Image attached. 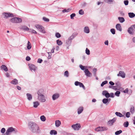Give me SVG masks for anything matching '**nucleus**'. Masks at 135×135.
<instances>
[{
  "label": "nucleus",
  "instance_id": "nucleus-38",
  "mask_svg": "<svg viewBox=\"0 0 135 135\" xmlns=\"http://www.w3.org/2000/svg\"><path fill=\"white\" fill-rule=\"evenodd\" d=\"M71 10V8H68L67 9H65L62 10V12L63 13H65V12H68L70 11Z\"/></svg>",
  "mask_w": 135,
  "mask_h": 135
},
{
  "label": "nucleus",
  "instance_id": "nucleus-43",
  "mask_svg": "<svg viewBox=\"0 0 135 135\" xmlns=\"http://www.w3.org/2000/svg\"><path fill=\"white\" fill-rule=\"evenodd\" d=\"M120 94V92L119 91H117L115 93V95L117 97H119Z\"/></svg>",
  "mask_w": 135,
  "mask_h": 135
},
{
  "label": "nucleus",
  "instance_id": "nucleus-25",
  "mask_svg": "<svg viewBox=\"0 0 135 135\" xmlns=\"http://www.w3.org/2000/svg\"><path fill=\"white\" fill-rule=\"evenodd\" d=\"M75 36L73 35H72L68 38V40L69 42L70 43L71 42V40L74 38Z\"/></svg>",
  "mask_w": 135,
  "mask_h": 135
},
{
  "label": "nucleus",
  "instance_id": "nucleus-47",
  "mask_svg": "<svg viewBox=\"0 0 135 135\" xmlns=\"http://www.w3.org/2000/svg\"><path fill=\"white\" fill-rule=\"evenodd\" d=\"M129 124V123L127 121L124 123V126L126 127H128Z\"/></svg>",
  "mask_w": 135,
  "mask_h": 135
},
{
  "label": "nucleus",
  "instance_id": "nucleus-7",
  "mask_svg": "<svg viewBox=\"0 0 135 135\" xmlns=\"http://www.w3.org/2000/svg\"><path fill=\"white\" fill-rule=\"evenodd\" d=\"M75 130H78L81 127L80 124L77 123L71 126Z\"/></svg>",
  "mask_w": 135,
  "mask_h": 135
},
{
  "label": "nucleus",
  "instance_id": "nucleus-36",
  "mask_svg": "<svg viewBox=\"0 0 135 135\" xmlns=\"http://www.w3.org/2000/svg\"><path fill=\"white\" fill-rule=\"evenodd\" d=\"M29 32L32 33H36L37 32L35 30L32 29H29L28 30Z\"/></svg>",
  "mask_w": 135,
  "mask_h": 135
},
{
  "label": "nucleus",
  "instance_id": "nucleus-27",
  "mask_svg": "<svg viewBox=\"0 0 135 135\" xmlns=\"http://www.w3.org/2000/svg\"><path fill=\"white\" fill-rule=\"evenodd\" d=\"M115 114L117 116L119 117H124V115L120 112H116L115 113Z\"/></svg>",
  "mask_w": 135,
  "mask_h": 135
},
{
  "label": "nucleus",
  "instance_id": "nucleus-37",
  "mask_svg": "<svg viewBox=\"0 0 135 135\" xmlns=\"http://www.w3.org/2000/svg\"><path fill=\"white\" fill-rule=\"evenodd\" d=\"M78 85L80 87H82L84 90H85V87L82 83L80 82L79 84Z\"/></svg>",
  "mask_w": 135,
  "mask_h": 135
},
{
  "label": "nucleus",
  "instance_id": "nucleus-39",
  "mask_svg": "<svg viewBox=\"0 0 135 135\" xmlns=\"http://www.w3.org/2000/svg\"><path fill=\"white\" fill-rule=\"evenodd\" d=\"M122 132V131L121 130L117 131L115 132V135H118L120 134Z\"/></svg>",
  "mask_w": 135,
  "mask_h": 135
},
{
  "label": "nucleus",
  "instance_id": "nucleus-23",
  "mask_svg": "<svg viewBox=\"0 0 135 135\" xmlns=\"http://www.w3.org/2000/svg\"><path fill=\"white\" fill-rule=\"evenodd\" d=\"M61 124V122L59 120H56L55 122V126L57 127H59Z\"/></svg>",
  "mask_w": 135,
  "mask_h": 135
},
{
  "label": "nucleus",
  "instance_id": "nucleus-59",
  "mask_svg": "<svg viewBox=\"0 0 135 135\" xmlns=\"http://www.w3.org/2000/svg\"><path fill=\"white\" fill-rule=\"evenodd\" d=\"M31 59V58L29 56H27L26 57V60L27 61H29Z\"/></svg>",
  "mask_w": 135,
  "mask_h": 135
},
{
  "label": "nucleus",
  "instance_id": "nucleus-49",
  "mask_svg": "<svg viewBox=\"0 0 135 135\" xmlns=\"http://www.w3.org/2000/svg\"><path fill=\"white\" fill-rule=\"evenodd\" d=\"M79 13L80 15H83L84 13V12L82 9H80L79 11Z\"/></svg>",
  "mask_w": 135,
  "mask_h": 135
},
{
  "label": "nucleus",
  "instance_id": "nucleus-33",
  "mask_svg": "<svg viewBox=\"0 0 135 135\" xmlns=\"http://www.w3.org/2000/svg\"><path fill=\"white\" fill-rule=\"evenodd\" d=\"M57 132L55 130H51L50 132V134L51 135H52L54 134V135H56L57 134Z\"/></svg>",
  "mask_w": 135,
  "mask_h": 135
},
{
  "label": "nucleus",
  "instance_id": "nucleus-2",
  "mask_svg": "<svg viewBox=\"0 0 135 135\" xmlns=\"http://www.w3.org/2000/svg\"><path fill=\"white\" fill-rule=\"evenodd\" d=\"M28 126L30 130L33 133L37 132L39 130L38 126L35 122H30L28 123Z\"/></svg>",
  "mask_w": 135,
  "mask_h": 135
},
{
  "label": "nucleus",
  "instance_id": "nucleus-55",
  "mask_svg": "<svg viewBox=\"0 0 135 135\" xmlns=\"http://www.w3.org/2000/svg\"><path fill=\"white\" fill-rule=\"evenodd\" d=\"M79 83L80 82L78 81H76L74 83L75 85L76 86H78L79 84Z\"/></svg>",
  "mask_w": 135,
  "mask_h": 135
},
{
  "label": "nucleus",
  "instance_id": "nucleus-26",
  "mask_svg": "<svg viewBox=\"0 0 135 135\" xmlns=\"http://www.w3.org/2000/svg\"><path fill=\"white\" fill-rule=\"evenodd\" d=\"M1 69H3L5 71H8V69L7 67L4 65H3L1 66Z\"/></svg>",
  "mask_w": 135,
  "mask_h": 135
},
{
  "label": "nucleus",
  "instance_id": "nucleus-31",
  "mask_svg": "<svg viewBox=\"0 0 135 135\" xmlns=\"http://www.w3.org/2000/svg\"><path fill=\"white\" fill-rule=\"evenodd\" d=\"M118 19L119 21L120 22L122 23H123L125 21L123 17H118Z\"/></svg>",
  "mask_w": 135,
  "mask_h": 135
},
{
  "label": "nucleus",
  "instance_id": "nucleus-57",
  "mask_svg": "<svg viewBox=\"0 0 135 135\" xmlns=\"http://www.w3.org/2000/svg\"><path fill=\"white\" fill-rule=\"evenodd\" d=\"M128 88H127L125 90H124L123 91V92L124 93H128Z\"/></svg>",
  "mask_w": 135,
  "mask_h": 135
},
{
  "label": "nucleus",
  "instance_id": "nucleus-30",
  "mask_svg": "<svg viewBox=\"0 0 135 135\" xmlns=\"http://www.w3.org/2000/svg\"><path fill=\"white\" fill-rule=\"evenodd\" d=\"M64 76L68 78L69 76V74L68 71H66L64 73Z\"/></svg>",
  "mask_w": 135,
  "mask_h": 135
},
{
  "label": "nucleus",
  "instance_id": "nucleus-41",
  "mask_svg": "<svg viewBox=\"0 0 135 135\" xmlns=\"http://www.w3.org/2000/svg\"><path fill=\"white\" fill-rule=\"evenodd\" d=\"M108 82L107 81L105 80L101 84V86L102 87L104 86V85L107 83Z\"/></svg>",
  "mask_w": 135,
  "mask_h": 135
},
{
  "label": "nucleus",
  "instance_id": "nucleus-21",
  "mask_svg": "<svg viewBox=\"0 0 135 135\" xmlns=\"http://www.w3.org/2000/svg\"><path fill=\"white\" fill-rule=\"evenodd\" d=\"M28 100L29 101L31 100L32 99V96L31 94L29 93H27L26 94Z\"/></svg>",
  "mask_w": 135,
  "mask_h": 135
},
{
  "label": "nucleus",
  "instance_id": "nucleus-19",
  "mask_svg": "<svg viewBox=\"0 0 135 135\" xmlns=\"http://www.w3.org/2000/svg\"><path fill=\"white\" fill-rule=\"evenodd\" d=\"M40 105V103L38 101H35L33 102V107L35 108H37Z\"/></svg>",
  "mask_w": 135,
  "mask_h": 135
},
{
  "label": "nucleus",
  "instance_id": "nucleus-46",
  "mask_svg": "<svg viewBox=\"0 0 135 135\" xmlns=\"http://www.w3.org/2000/svg\"><path fill=\"white\" fill-rule=\"evenodd\" d=\"M102 131H107L108 130V128L106 127H102Z\"/></svg>",
  "mask_w": 135,
  "mask_h": 135
},
{
  "label": "nucleus",
  "instance_id": "nucleus-40",
  "mask_svg": "<svg viewBox=\"0 0 135 135\" xmlns=\"http://www.w3.org/2000/svg\"><path fill=\"white\" fill-rule=\"evenodd\" d=\"M55 36L57 38H60L61 37L60 34L58 32H56L55 34Z\"/></svg>",
  "mask_w": 135,
  "mask_h": 135
},
{
  "label": "nucleus",
  "instance_id": "nucleus-58",
  "mask_svg": "<svg viewBox=\"0 0 135 135\" xmlns=\"http://www.w3.org/2000/svg\"><path fill=\"white\" fill-rule=\"evenodd\" d=\"M110 97L113 98L114 97V94L113 93H111L110 94Z\"/></svg>",
  "mask_w": 135,
  "mask_h": 135
},
{
  "label": "nucleus",
  "instance_id": "nucleus-29",
  "mask_svg": "<svg viewBox=\"0 0 135 135\" xmlns=\"http://www.w3.org/2000/svg\"><path fill=\"white\" fill-rule=\"evenodd\" d=\"M102 127H99L96 128L95 131L97 132L102 131Z\"/></svg>",
  "mask_w": 135,
  "mask_h": 135
},
{
  "label": "nucleus",
  "instance_id": "nucleus-13",
  "mask_svg": "<svg viewBox=\"0 0 135 135\" xmlns=\"http://www.w3.org/2000/svg\"><path fill=\"white\" fill-rule=\"evenodd\" d=\"M102 94L103 95L105 96L106 98H108L110 97V94L107 91H103L102 92Z\"/></svg>",
  "mask_w": 135,
  "mask_h": 135
},
{
  "label": "nucleus",
  "instance_id": "nucleus-10",
  "mask_svg": "<svg viewBox=\"0 0 135 135\" xmlns=\"http://www.w3.org/2000/svg\"><path fill=\"white\" fill-rule=\"evenodd\" d=\"M135 31L132 26L128 28V32L130 34H133L134 33V31Z\"/></svg>",
  "mask_w": 135,
  "mask_h": 135
},
{
  "label": "nucleus",
  "instance_id": "nucleus-1",
  "mask_svg": "<svg viewBox=\"0 0 135 135\" xmlns=\"http://www.w3.org/2000/svg\"><path fill=\"white\" fill-rule=\"evenodd\" d=\"M37 99L41 102H45L47 100V97L45 95V92L42 89H39L37 91Z\"/></svg>",
  "mask_w": 135,
  "mask_h": 135
},
{
  "label": "nucleus",
  "instance_id": "nucleus-44",
  "mask_svg": "<svg viewBox=\"0 0 135 135\" xmlns=\"http://www.w3.org/2000/svg\"><path fill=\"white\" fill-rule=\"evenodd\" d=\"M42 19L45 22H48L49 21V20L48 18L45 17H43Z\"/></svg>",
  "mask_w": 135,
  "mask_h": 135
},
{
  "label": "nucleus",
  "instance_id": "nucleus-34",
  "mask_svg": "<svg viewBox=\"0 0 135 135\" xmlns=\"http://www.w3.org/2000/svg\"><path fill=\"white\" fill-rule=\"evenodd\" d=\"M40 119L41 120L43 121L44 122L46 120V118L45 117L44 115H42L40 117Z\"/></svg>",
  "mask_w": 135,
  "mask_h": 135
},
{
  "label": "nucleus",
  "instance_id": "nucleus-61",
  "mask_svg": "<svg viewBox=\"0 0 135 135\" xmlns=\"http://www.w3.org/2000/svg\"><path fill=\"white\" fill-rule=\"evenodd\" d=\"M104 44L105 45H108V40H106L104 42Z\"/></svg>",
  "mask_w": 135,
  "mask_h": 135
},
{
  "label": "nucleus",
  "instance_id": "nucleus-50",
  "mask_svg": "<svg viewBox=\"0 0 135 135\" xmlns=\"http://www.w3.org/2000/svg\"><path fill=\"white\" fill-rule=\"evenodd\" d=\"M6 131L5 129L4 128H2L1 130V132L2 133H4Z\"/></svg>",
  "mask_w": 135,
  "mask_h": 135
},
{
  "label": "nucleus",
  "instance_id": "nucleus-4",
  "mask_svg": "<svg viewBox=\"0 0 135 135\" xmlns=\"http://www.w3.org/2000/svg\"><path fill=\"white\" fill-rule=\"evenodd\" d=\"M35 27L41 32L44 33H46V32L44 30V27L41 25H39L36 24L35 25Z\"/></svg>",
  "mask_w": 135,
  "mask_h": 135
},
{
  "label": "nucleus",
  "instance_id": "nucleus-32",
  "mask_svg": "<svg viewBox=\"0 0 135 135\" xmlns=\"http://www.w3.org/2000/svg\"><path fill=\"white\" fill-rule=\"evenodd\" d=\"M56 43L59 46L61 45L62 44V42L61 40H56Z\"/></svg>",
  "mask_w": 135,
  "mask_h": 135
},
{
  "label": "nucleus",
  "instance_id": "nucleus-18",
  "mask_svg": "<svg viewBox=\"0 0 135 135\" xmlns=\"http://www.w3.org/2000/svg\"><path fill=\"white\" fill-rule=\"evenodd\" d=\"M116 29L120 31H121L122 28L120 25L119 23L117 24L115 26Z\"/></svg>",
  "mask_w": 135,
  "mask_h": 135
},
{
  "label": "nucleus",
  "instance_id": "nucleus-28",
  "mask_svg": "<svg viewBox=\"0 0 135 135\" xmlns=\"http://www.w3.org/2000/svg\"><path fill=\"white\" fill-rule=\"evenodd\" d=\"M128 14L129 17L131 18H133L135 16V14L133 13H129Z\"/></svg>",
  "mask_w": 135,
  "mask_h": 135
},
{
  "label": "nucleus",
  "instance_id": "nucleus-62",
  "mask_svg": "<svg viewBox=\"0 0 135 135\" xmlns=\"http://www.w3.org/2000/svg\"><path fill=\"white\" fill-rule=\"evenodd\" d=\"M109 84L111 85H114V83L112 81H110L109 82Z\"/></svg>",
  "mask_w": 135,
  "mask_h": 135
},
{
  "label": "nucleus",
  "instance_id": "nucleus-24",
  "mask_svg": "<svg viewBox=\"0 0 135 135\" xmlns=\"http://www.w3.org/2000/svg\"><path fill=\"white\" fill-rule=\"evenodd\" d=\"M31 47L32 45L30 41H28L27 46V49L28 50H30L31 49Z\"/></svg>",
  "mask_w": 135,
  "mask_h": 135
},
{
  "label": "nucleus",
  "instance_id": "nucleus-51",
  "mask_svg": "<svg viewBox=\"0 0 135 135\" xmlns=\"http://www.w3.org/2000/svg\"><path fill=\"white\" fill-rule=\"evenodd\" d=\"M128 0H125L124 1V3L126 6L128 4Z\"/></svg>",
  "mask_w": 135,
  "mask_h": 135
},
{
  "label": "nucleus",
  "instance_id": "nucleus-14",
  "mask_svg": "<svg viewBox=\"0 0 135 135\" xmlns=\"http://www.w3.org/2000/svg\"><path fill=\"white\" fill-rule=\"evenodd\" d=\"M111 99L110 98H104L102 100V102L104 104H108L110 101Z\"/></svg>",
  "mask_w": 135,
  "mask_h": 135
},
{
  "label": "nucleus",
  "instance_id": "nucleus-22",
  "mask_svg": "<svg viewBox=\"0 0 135 135\" xmlns=\"http://www.w3.org/2000/svg\"><path fill=\"white\" fill-rule=\"evenodd\" d=\"M11 83L13 84L16 85L18 83V81L16 79H15L11 81Z\"/></svg>",
  "mask_w": 135,
  "mask_h": 135
},
{
  "label": "nucleus",
  "instance_id": "nucleus-64",
  "mask_svg": "<svg viewBox=\"0 0 135 135\" xmlns=\"http://www.w3.org/2000/svg\"><path fill=\"white\" fill-rule=\"evenodd\" d=\"M59 49V46H56V50L57 51H58Z\"/></svg>",
  "mask_w": 135,
  "mask_h": 135
},
{
  "label": "nucleus",
  "instance_id": "nucleus-9",
  "mask_svg": "<svg viewBox=\"0 0 135 135\" xmlns=\"http://www.w3.org/2000/svg\"><path fill=\"white\" fill-rule=\"evenodd\" d=\"M117 119L116 118H114L112 119L109 120L108 121V124L110 126H112L113 123H115Z\"/></svg>",
  "mask_w": 135,
  "mask_h": 135
},
{
  "label": "nucleus",
  "instance_id": "nucleus-17",
  "mask_svg": "<svg viewBox=\"0 0 135 135\" xmlns=\"http://www.w3.org/2000/svg\"><path fill=\"white\" fill-rule=\"evenodd\" d=\"M20 29L23 31H28L29 28L25 26H22L20 27Z\"/></svg>",
  "mask_w": 135,
  "mask_h": 135
},
{
  "label": "nucleus",
  "instance_id": "nucleus-54",
  "mask_svg": "<svg viewBox=\"0 0 135 135\" xmlns=\"http://www.w3.org/2000/svg\"><path fill=\"white\" fill-rule=\"evenodd\" d=\"M107 2L109 3H112L114 1V0H107Z\"/></svg>",
  "mask_w": 135,
  "mask_h": 135
},
{
  "label": "nucleus",
  "instance_id": "nucleus-52",
  "mask_svg": "<svg viewBox=\"0 0 135 135\" xmlns=\"http://www.w3.org/2000/svg\"><path fill=\"white\" fill-rule=\"evenodd\" d=\"M130 114L129 112H127L126 113V116L127 118L129 117Z\"/></svg>",
  "mask_w": 135,
  "mask_h": 135
},
{
  "label": "nucleus",
  "instance_id": "nucleus-16",
  "mask_svg": "<svg viewBox=\"0 0 135 135\" xmlns=\"http://www.w3.org/2000/svg\"><path fill=\"white\" fill-rule=\"evenodd\" d=\"M118 76H120L122 78H124L125 76V74L124 72L120 71L119 73L117 75Z\"/></svg>",
  "mask_w": 135,
  "mask_h": 135
},
{
  "label": "nucleus",
  "instance_id": "nucleus-60",
  "mask_svg": "<svg viewBox=\"0 0 135 135\" xmlns=\"http://www.w3.org/2000/svg\"><path fill=\"white\" fill-rule=\"evenodd\" d=\"M97 71V69H96L94 68L93 69V71L94 72V73L95 75L96 74V73Z\"/></svg>",
  "mask_w": 135,
  "mask_h": 135
},
{
  "label": "nucleus",
  "instance_id": "nucleus-63",
  "mask_svg": "<svg viewBox=\"0 0 135 135\" xmlns=\"http://www.w3.org/2000/svg\"><path fill=\"white\" fill-rule=\"evenodd\" d=\"M17 88L18 90H21V88L18 86H17Z\"/></svg>",
  "mask_w": 135,
  "mask_h": 135
},
{
  "label": "nucleus",
  "instance_id": "nucleus-3",
  "mask_svg": "<svg viewBox=\"0 0 135 135\" xmlns=\"http://www.w3.org/2000/svg\"><path fill=\"white\" fill-rule=\"evenodd\" d=\"M18 131L16 129L12 127L9 128L6 132L7 134L8 135L12 133H16Z\"/></svg>",
  "mask_w": 135,
  "mask_h": 135
},
{
  "label": "nucleus",
  "instance_id": "nucleus-35",
  "mask_svg": "<svg viewBox=\"0 0 135 135\" xmlns=\"http://www.w3.org/2000/svg\"><path fill=\"white\" fill-rule=\"evenodd\" d=\"M79 67L83 70H84L85 68H87L86 66H83L81 65H79Z\"/></svg>",
  "mask_w": 135,
  "mask_h": 135
},
{
  "label": "nucleus",
  "instance_id": "nucleus-20",
  "mask_svg": "<svg viewBox=\"0 0 135 135\" xmlns=\"http://www.w3.org/2000/svg\"><path fill=\"white\" fill-rule=\"evenodd\" d=\"M83 110V108L82 107H80L78 109V114L81 113Z\"/></svg>",
  "mask_w": 135,
  "mask_h": 135
},
{
  "label": "nucleus",
  "instance_id": "nucleus-42",
  "mask_svg": "<svg viewBox=\"0 0 135 135\" xmlns=\"http://www.w3.org/2000/svg\"><path fill=\"white\" fill-rule=\"evenodd\" d=\"M110 31L111 33L113 35L115 34V29L112 28L110 30Z\"/></svg>",
  "mask_w": 135,
  "mask_h": 135
},
{
  "label": "nucleus",
  "instance_id": "nucleus-48",
  "mask_svg": "<svg viewBox=\"0 0 135 135\" xmlns=\"http://www.w3.org/2000/svg\"><path fill=\"white\" fill-rule=\"evenodd\" d=\"M75 14L74 13H73L70 15L71 18L72 19H74V17L75 16Z\"/></svg>",
  "mask_w": 135,
  "mask_h": 135
},
{
  "label": "nucleus",
  "instance_id": "nucleus-56",
  "mask_svg": "<svg viewBox=\"0 0 135 135\" xmlns=\"http://www.w3.org/2000/svg\"><path fill=\"white\" fill-rule=\"evenodd\" d=\"M134 112V107L131 108L130 110V112L133 113Z\"/></svg>",
  "mask_w": 135,
  "mask_h": 135
},
{
  "label": "nucleus",
  "instance_id": "nucleus-12",
  "mask_svg": "<svg viewBox=\"0 0 135 135\" xmlns=\"http://www.w3.org/2000/svg\"><path fill=\"white\" fill-rule=\"evenodd\" d=\"M83 31L85 33L88 34L89 33L90 30L88 27L85 26L83 28Z\"/></svg>",
  "mask_w": 135,
  "mask_h": 135
},
{
  "label": "nucleus",
  "instance_id": "nucleus-8",
  "mask_svg": "<svg viewBox=\"0 0 135 135\" xmlns=\"http://www.w3.org/2000/svg\"><path fill=\"white\" fill-rule=\"evenodd\" d=\"M84 72L85 73V75L88 77H90L92 76V74L87 68H85Z\"/></svg>",
  "mask_w": 135,
  "mask_h": 135
},
{
  "label": "nucleus",
  "instance_id": "nucleus-6",
  "mask_svg": "<svg viewBox=\"0 0 135 135\" xmlns=\"http://www.w3.org/2000/svg\"><path fill=\"white\" fill-rule=\"evenodd\" d=\"M10 21L12 23H18L21 22L22 20L21 18L15 17L11 18L10 20Z\"/></svg>",
  "mask_w": 135,
  "mask_h": 135
},
{
  "label": "nucleus",
  "instance_id": "nucleus-5",
  "mask_svg": "<svg viewBox=\"0 0 135 135\" xmlns=\"http://www.w3.org/2000/svg\"><path fill=\"white\" fill-rule=\"evenodd\" d=\"M2 15L4 18L7 19L9 17H12L14 15L12 13L9 12H4L2 13Z\"/></svg>",
  "mask_w": 135,
  "mask_h": 135
},
{
  "label": "nucleus",
  "instance_id": "nucleus-11",
  "mask_svg": "<svg viewBox=\"0 0 135 135\" xmlns=\"http://www.w3.org/2000/svg\"><path fill=\"white\" fill-rule=\"evenodd\" d=\"M60 96V94L58 93H56L54 94L52 96V100H55L57 99Z\"/></svg>",
  "mask_w": 135,
  "mask_h": 135
},
{
  "label": "nucleus",
  "instance_id": "nucleus-45",
  "mask_svg": "<svg viewBox=\"0 0 135 135\" xmlns=\"http://www.w3.org/2000/svg\"><path fill=\"white\" fill-rule=\"evenodd\" d=\"M85 53L88 55H89L90 54V50L87 48L86 49Z\"/></svg>",
  "mask_w": 135,
  "mask_h": 135
},
{
  "label": "nucleus",
  "instance_id": "nucleus-15",
  "mask_svg": "<svg viewBox=\"0 0 135 135\" xmlns=\"http://www.w3.org/2000/svg\"><path fill=\"white\" fill-rule=\"evenodd\" d=\"M29 68L31 71H35L36 69V67L34 65L32 64H30L29 65Z\"/></svg>",
  "mask_w": 135,
  "mask_h": 135
},
{
  "label": "nucleus",
  "instance_id": "nucleus-53",
  "mask_svg": "<svg viewBox=\"0 0 135 135\" xmlns=\"http://www.w3.org/2000/svg\"><path fill=\"white\" fill-rule=\"evenodd\" d=\"M42 61L43 60L42 59H38V60L37 62L38 63H41L42 62Z\"/></svg>",
  "mask_w": 135,
  "mask_h": 135
}]
</instances>
